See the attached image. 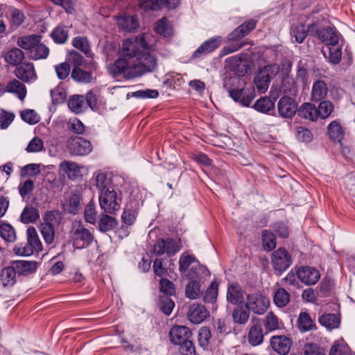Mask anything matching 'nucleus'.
<instances>
[{"label":"nucleus","instance_id":"obj_25","mask_svg":"<svg viewBox=\"0 0 355 355\" xmlns=\"http://www.w3.org/2000/svg\"><path fill=\"white\" fill-rule=\"evenodd\" d=\"M12 266L19 275H28L37 269V262L35 261L19 260L12 262Z\"/></svg>","mask_w":355,"mask_h":355},{"label":"nucleus","instance_id":"obj_47","mask_svg":"<svg viewBox=\"0 0 355 355\" xmlns=\"http://www.w3.org/2000/svg\"><path fill=\"white\" fill-rule=\"evenodd\" d=\"M275 107V103L268 97H261L257 101L254 108L261 112L266 113Z\"/></svg>","mask_w":355,"mask_h":355},{"label":"nucleus","instance_id":"obj_64","mask_svg":"<svg viewBox=\"0 0 355 355\" xmlns=\"http://www.w3.org/2000/svg\"><path fill=\"white\" fill-rule=\"evenodd\" d=\"M304 355H326L324 349L314 343H307L304 347Z\"/></svg>","mask_w":355,"mask_h":355},{"label":"nucleus","instance_id":"obj_21","mask_svg":"<svg viewBox=\"0 0 355 355\" xmlns=\"http://www.w3.org/2000/svg\"><path fill=\"white\" fill-rule=\"evenodd\" d=\"M298 279L306 285H313L320 279V272L318 270L309 266L301 267L297 271Z\"/></svg>","mask_w":355,"mask_h":355},{"label":"nucleus","instance_id":"obj_46","mask_svg":"<svg viewBox=\"0 0 355 355\" xmlns=\"http://www.w3.org/2000/svg\"><path fill=\"white\" fill-rule=\"evenodd\" d=\"M49 54V49L44 44L39 42L37 45L31 51L30 58L33 60L45 59Z\"/></svg>","mask_w":355,"mask_h":355},{"label":"nucleus","instance_id":"obj_28","mask_svg":"<svg viewBox=\"0 0 355 355\" xmlns=\"http://www.w3.org/2000/svg\"><path fill=\"white\" fill-rule=\"evenodd\" d=\"M248 340L252 346H257L263 343V333L259 324H254L250 327Z\"/></svg>","mask_w":355,"mask_h":355},{"label":"nucleus","instance_id":"obj_44","mask_svg":"<svg viewBox=\"0 0 355 355\" xmlns=\"http://www.w3.org/2000/svg\"><path fill=\"white\" fill-rule=\"evenodd\" d=\"M20 218L24 223H34L40 218L39 211L37 209L33 207H26Z\"/></svg>","mask_w":355,"mask_h":355},{"label":"nucleus","instance_id":"obj_32","mask_svg":"<svg viewBox=\"0 0 355 355\" xmlns=\"http://www.w3.org/2000/svg\"><path fill=\"white\" fill-rule=\"evenodd\" d=\"M298 115L302 118L314 121L318 118V112L314 105L304 103L298 109Z\"/></svg>","mask_w":355,"mask_h":355},{"label":"nucleus","instance_id":"obj_43","mask_svg":"<svg viewBox=\"0 0 355 355\" xmlns=\"http://www.w3.org/2000/svg\"><path fill=\"white\" fill-rule=\"evenodd\" d=\"M40 232L47 244L53 243L55 238V230L53 224L51 221L42 223L40 226Z\"/></svg>","mask_w":355,"mask_h":355},{"label":"nucleus","instance_id":"obj_6","mask_svg":"<svg viewBox=\"0 0 355 355\" xmlns=\"http://www.w3.org/2000/svg\"><path fill=\"white\" fill-rule=\"evenodd\" d=\"M196 257L193 254L182 253L179 259V270L182 274L185 275L189 279H194L203 270Z\"/></svg>","mask_w":355,"mask_h":355},{"label":"nucleus","instance_id":"obj_41","mask_svg":"<svg viewBox=\"0 0 355 355\" xmlns=\"http://www.w3.org/2000/svg\"><path fill=\"white\" fill-rule=\"evenodd\" d=\"M263 324L268 331H273L280 329L282 322L273 312H269L264 318Z\"/></svg>","mask_w":355,"mask_h":355},{"label":"nucleus","instance_id":"obj_26","mask_svg":"<svg viewBox=\"0 0 355 355\" xmlns=\"http://www.w3.org/2000/svg\"><path fill=\"white\" fill-rule=\"evenodd\" d=\"M227 61L238 76H243L247 73L248 64L243 54L232 56Z\"/></svg>","mask_w":355,"mask_h":355},{"label":"nucleus","instance_id":"obj_17","mask_svg":"<svg viewBox=\"0 0 355 355\" xmlns=\"http://www.w3.org/2000/svg\"><path fill=\"white\" fill-rule=\"evenodd\" d=\"M226 298L228 302L238 305L244 302L245 291L237 282L229 284L227 288Z\"/></svg>","mask_w":355,"mask_h":355},{"label":"nucleus","instance_id":"obj_53","mask_svg":"<svg viewBox=\"0 0 355 355\" xmlns=\"http://www.w3.org/2000/svg\"><path fill=\"white\" fill-rule=\"evenodd\" d=\"M250 317L249 311L243 307H237L232 312L234 322L239 324H245L248 321Z\"/></svg>","mask_w":355,"mask_h":355},{"label":"nucleus","instance_id":"obj_11","mask_svg":"<svg viewBox=\"0 0 355 355\" xmlns=\"http://www.w3.org/2000/svg\"><path fill=\"white\" fill-rule=\"evenodd\" d=\"M241 31L242 29L241 30L236 28L229 34L227 37L228 44L221 49V56L234 53L245 46V44L241 40L245 37V35H243Z\"/></svg>","mask_w":355,"mask_h":355},{"label":"nucleus","instance_id":"obj_63","mask_svg":"<svg viewBox=\"0 0 355 355\" xmlns=\"http://www.w3.org/2000/svg\"><path fill=\"white\" fill-rule=\"evenodd\" d=\"M329 355H354L351 353L349 349L344 344L335 343L331 347Z\"/></svg>","mask_w":355,"mask_h":355},{"label":"nucleus","instance_id":"obj_54","mask_svg":"<svg viewBox=\"0 0 355 355\" xmlns=\"http://www.w3.org/2000/svg\"><path fill=\"white\" fill-rule=\"evenodd\" d=\"M297 322L300 330L304 332L311 330L315 326L307 313H301L299 315Z\"/></svg>","mask_w":355,"mask_h":355},{"label":"nucleus","instance_id":"obj_35","mask_svg":"<svg viewBox=\"0 0 355 355\" xmlns=\"http://www.w3.org/2000/svg\"><path fill=\"white\" fill-rule=\"evenodd\" d=\"M64 209L68 213L77 214L80 209V195L78 193L70 195L64 205Z\"/></svg>","mask_w":355,"mask_h":355},{"label":"nucleus","instance_id":"obj_19","mask_svg":"<svg viewBox=\"0 0 355 355\" xmlns=\"http://www.w3.org/2000/svg\"><path fill=\"white\" fill-rule=\"evenodd\" d=\"M277 108L282 116L291 118L297 111V103L293 98L284 96L279 101Z\"/></svg>","mask_w":355,"mask_h":355},{"label":"nucleus","instance_id":"obj_15","mask_svg":"<svg viewBox=\"0 0 355 355\" xmlns=\"http://www.w3.org/2000/svg\"><path fill=\"white\" fill-rule=\"evenodd\" d=\"M293 341L286 336H273L270 338L272 349L280 355H287L292 346Z\"/></svg>","mask_w":355,"mask_h":355},{"label":"nucleus","instance_id":"obj_50","mask_svg":"<svg viewBox=\"0 0 355 355\" xmlns=\"http://www.w3.org/2000/svg\"><path fill=\"white\" fill-rule=\"evenodd\" d=\"M328 132L331 139L334 141H341L343 136V132L340 123L334 121L328 125Z\"/></svg>","mask_w":355,"mask_h":355},{"label":"nucleus","instance_id":"obj_18","mask_svg":"<svg viewBox=\"0 0 355 355\" xmlns=\"http://www.w3.org/2000/svg\"><path fill=\"white\" fill-rule=\"evenodd\" d=\"M93 185L96 187L100 193L114 189L112 184V175L110 173L98 171L94 175Z\"/></svg>","mask_w":355,"mask_h":355},{"label":"nucleus","instance_id":"obj_62","mask_svg":"<svg viewBox=\"0 0 355 355\" xmlns=\"http://www.w3.org/2000/svg\"><path fill=\"white\" fill-rule=\"evenodd\" d=\"M40 173V164H29L24 166L21 171V177H35Z\"/></svg>","mask_w":355,"mask_h":355},{"label":"nucleus","instance_id":"obj_42","mask_svg":"<svg viewBox=\"0 0 355 355\" xmlns=\"http://www.w3.org/2000/svg\"><path fill=\"white\" fill-rule=\"evenodd\" d=\"M60 168L65 172L69 178L74 179L80 175V167L74 162L64 161L60 164Z\"/></svg>","mask_w":355,"mask_h":355},{"label":"nucleus","instance_id":"obj_36","mask_svg":"<svg viewBox=\"0 0 355 355\" xmlns=\"http://www.w3.org/2000/svg\"><path fill=\"white\" fill-rule=\"evenodd\" d=\"M3 58L6 62L15 66L22 62L24 58V53L21 49L13 48L6 52Z\"/></svg>","mask_w":355,"mask_h":355},{"label":"nucleus","instance_id":"obj_22","mask_svg":"<svg viewBox=\"0 0 355 355\" xmlns=\"http://www.w3.org/2000/svg\"><path fill=\"white\" fill-rule=\"evenodd\" d=\"M316 26H318V25L315 23L309 24L307 28L302 24L294 26L291 30L292 38H295V41L299 44L302 43L307 36L308 32L310 35H314V31Z\"/></svg>","mask_w":355,"mask_h":355},{"label":"nucleus","instance_id":"obj_60","mask_svg":"<svg viewBox=\"0 0 355 355\" xmlns=\"http://www.w3.org/2000/svg\"><path fill=\"white\" fill-rule=\"evenodd\" d=\"M334 110V105L331 102L329 101H324L321 102L317 108L318 112V117L320 116L322 119H326L331 114Z\"/></svg>","mask_w":355,"mask_h":355},{"label":"nucleus","instance_id":"obj_4","mask_svg":"<svg viewBox=\"0 0 355 355\" xmlns=\"http://www.w3.org/2000/svg\"><path fill=\"white\" fill-rule=\"evenodd\" d=\"M121 193L115 189L104 191L99 195V204L105 214H114L121 209Z\"/></svg>","mask_w":355,"mask_h":355},{"label":"nucleus","instance_id":"obj_57","mask_svg":"<svg viewBox=\"0 0 355 355\" xmlns=\"http://www.w3.org/2000/svg\"><path fill=\"white\" fill-rule=\"evenodd\" d=\"M0 236L5 241L12 242L15 239V232L12 227L8 224L0 225Z\"/></svg>","mask_w":355,"mask_h":355},{"label":"nucleus","instance_id":"obj_2","mask_svg":"<svg viewBox=\"0 0 355 355\" xmlns=\"http://www.w3.org/2000/svg\"><path fill=\"white\" fill-rule=\"evenodd\" d=\"M140 64L141 63L138 62L132 64L128 60L121 56L108 67V71L114 77L123 74L124 78L129 79L149 73V68L153 66L151 63H148V65L146 66H141Z\"/></svg>","mask_w":355,"mask_h":355},{"label":"nucleus","instance_id":"obj_24","mask_svg":"<svg viewBox=\"0 0 355 355\" xmlns=\"http://www.w3.org/2000/svg\"><path fill=\"white\" fill-rule=\"evenodd\" d=\"M191 336V331L185 326H174L171 328L169 337L171 341L175 345H180Z\"/></svg>","mask_w":355,"mask_h":355},{"label":"nucleus","instance_id":"obj_1","mask_svg":"<svg viewBox=\"0 0 355 355\" xmlns=\"http://www.w3.org/2000/svg\"><path fill=\"white\" fill-rule=\"evenodd\" d=\"M121 56L128 60L132 64L141 63V65H153L149 68V72L157 67V60L150 52L146 42V35L137 36L123 41L121 50Z\"/></svg>","mask_w":355,"mask_h":355},{"label":"nucleus","instance_id":"obj_38","mask_svg":"<svg viewBox=\"0 0 355 355\" xmlns=\"http://www.w3.org/2000/svg\"><path fill=\"white\" fill-rule=\"evenodd\" d=\"M51 36L55 43L64 44L69 37V27L62 25L58 26L53 30Z\"/></svg>","mask_w":355,"mask_h":355},{"label":"nucleus","instance_id":"obj_52","mask_svg":"<svg viewBox=\"0 0 355 355\" xmlns=\"http://www.w3.org/2000/svg\"><path fill=\"white\" fill-rule=\"evenodd\" d=\"M211 340V334L209 329L202 327L198 332V343L203 349H208Z\"/></svg>","mask_w":355,"mask_h":355},{"label":"nucleus","instance_id":"obj_8","mask_svg":"<svg viewBox=\"0 0 355 355\" xmlns=\"http://www.w3.org/2000/svg\"><path fill=\"white\" fill-rule=\"evenodd\" d=\"M279 71V65L268 64L261 69L254 78V84L260 93H264L268 88L271 80Z\"/></svg>","mask_w":355,"mask_h":355},{"label":"nucleus","instance_id":"obj_29","mask_svg":"<svg viewBox=\"0 0 355 355\" xmlns=\"http://www.w3.org/2000/svg\"><path fill=\"white\" fill-rule=\"evenodd\" d=\"M16 271L12 266L3 268L0 272V282L3 287H11L16 282Z\"/></svg>","mask_w":355,"mask_h":355},{"label":"nucleus","instance_id":"obj_16","mask_svg":"<svg viewBox=\"0 0 355 355\" xmlns=\"http://www.w3.org/2000/svg\"><path fill=\"white\" fill-rule=\"evenodd\" d=\"M15 75L18 79L26 83L35 81L37 78L34 65L31 62H24L17 66L15 70Z\"/></svg>","mask_w":355,"mask_h":355},{"label":"nucleus","instance_id":"obj_27","mask_svg":"<svg viewBox=\"0 0 355 355\" xmlns=\"http://www.w3.org/2000/svg\"><path fill=\"white\" fill-rule=\"evenodd\" d=\"M117 24L121 30L127 32L135 31L139 25L135 16L126 15L117 18Z\"/></svg>","mask_w":355,"mask_h":355},{"label":"nucleus","instance_id":"obj_39","mask_svg":"<svg viewBox=\"0 0 355 355\" xmlns=\"http://www.w3.org/2000/svg\"><path fill=\"white\" fill-rule=\"evenodd\" d=\"M213 325L214 333L220 341L231 331L230 326L224 319L219 318L214 320Z\"/></svg>","mask_w":355,"mask_h":355},{"label":"nucleus","instance_id":"obj_59","mask_svg":"<svg viewBox=\"0 0 355 355\" xmlns=\"http://www.w3.org/2000/svg\"><path fill=\"white\" fill-rule=\"evenodd\" d=\"M262 236L264 249L269 251L273 250L276 246V238L273 233L268 230H264Z\"/></svg>","mask_w":355,"mask_h":355},{"label":"nucleus","instance_id":"obj_58","mask_svg":"<svg viewBox=\"0 0 355 355\" xmlns=\"http://www.w3.org/2000/svg\"><path fill=\"white\" fill-rule=\"evenodd\" d=\"M200 293V286L196 281H191L186 286V296L189 299H196Z\"/></svg>","mask_w":355,"mask_h":355},{"label":"nucleus","instance_id":"obj_34","mask_svg":"<svg viewBox=\"0 0 355 355\" xmlns=\"http://www.w3.org/2000/svg\"><path fill=\"white\" fill-rule=\"evenodd\" d=\"M68 107L76 114L83 112L87 108L85 96L73 95L68 101Z\"/></svg>","mask_w":355,"mask_h":355},{"label":"nucleus","instance_id":"obj_45","mask_svg":"<svg viewBox=\"0 0 355 355\" xmlns=\"http://www.w3.org/2000/svg\"><path fill=\"white\" fill-rule=\"evenodd\" d=\"M324 56L328 60V61L333 64H337L340 62L342 52L341 49L336 46H329L327 47V51L325 50L322 51Z\"/></svg>","mask_w":355,"mask_h":355},{"label":"nucleus","instance_id":"obj_33","mask_svg":"<svg viewBox=\"0 0 355 355\" xmlns=\"http://www.w3.org/2000/svg\"><path fill=\"white\" fill-rule=\"evenodd\" d=\"M7 92L15 94L23 101L26 96V86L17 79H13L7 83Z\"/></svg>","mask_w":355,"mask_h":355},{"label":"nucleus","instance_id":"obj_13","mask_svg":"<svg viewBox=\"0 0 355 355\" xmlns=\"http://www.w3.org/2000/svg\"><path fill=\"white\" fill-rule=\"evenodd\" d=\"M67 147L71 154L76 155H85L92 150L90 142L78 137H71L68 140Z\"/></svg>","mask_w":355,"mask_h":355},{"label":"nucleus","instance_id":"obj_31","mask_svg":"<svg viewBox=\"0 0 355 355\" xmlns=\"http://www.w3.org/2000/svg\"><path fill=\"white\" fill-rule=\"evenodd\" d=\"M319 322L328 330H332L340 327V318L334 313H324L320 316Z\"/></svg>","mask_w":355,"mask_h":355},{"label":"nucleus","instance_id":"obj_56","mask_svg":"<svg viewBox=\"0 0 355 355\" xmlns=\"http://www.w3.org/2000/svg\"><path fill=\"white\" fill-rule=\"evenodd\" d=\"M155 30L156 33L164 37L170 36L172 31L168 21L165 17L162 18L156 23Z\"/></svg>","mask_w":355,"mask_h":355},{"label":"nucleus","instance_id":"obj_30","mask_svg":"<svg viewBox=\"0 0 355 355\" xmlns=\"http://www.w3.org/2000/svg\"><path fill=\"white\" fill-rule=\"evenodd\" d=\"M41 40V36L38 35H30L26 36L19 37L17 40V45L28 51V54L31 53V51L34 48L35 45L39 43Z\"/></svg>","mask_w":355,"mask_h":355},{"label":"nucleus","instance_id":"obj_20","mask_svg":"<svg viewBox=\"0 0 355 355\" xmlns=\"http://www.w3.org/2000/svg\"><path fill=\"white\" fill-rule=\"evenodd\" d=\"M222 41V37L220 36L210 38L203 42L193 53L192 55L193 58H200L215 49L218 48Z\"/></svg>","mask_w":355,"mask_h":355},{"label":"nucleus","instance_id":"obj_9","mask_svg":"<svg viewBox=\"0 0 355 355\" xmlns=\"http://www.w3.org/2000/svg\"><path fill=\"white\" fill-rule=\"evenodd\" d=\"M270 306V300L260 293L247 295L245 308L257 315H263Z\"/></svg>","mask_w":355,"mask_h":355},{"label":"nucleus","instance_id":"obj_10","mask_svg":"<svg viewBox=\"0 0 355 355\" xmlns=\"http://www.w3.org/2000/svg\"><path fill=\"white\" fill-rule=\"evenodd\" d=\"M180 248L176 241L172 239H158L154 245L151 253L155 256H160L164 253L173 255L180 250Z\"/></svg>","mask_w":355,"mask_h":355},{"label":"nucleus","instance_id":"obj_51","mask_svg":"<svg viewBox=\"0 0 355 355\" xmlns=\"http://www.w3.org/2000/svg\"><path fill=\"white\" fill-rule=\"evenodd\" d=\"M218 284L216 282H212L210 286L205 291L203 295V300L206 303H214L217 298Z\"/></svg>","mask_w":355,"mask_h":355},{"label":"nucleus","instance_id":"obj_5","mask_svg":"<svg viewBox=\"0 0 355 355\" xmlns=\"http://www.w3.org/2000/svg\"><path fill=\"white\" fill-rule=\"evenodd\" d=\"M244 83L239 78H235V89H229L230 96L236 102L248 107L255 97L252 87H245Z\"/></svg>","mask_w":355,"mask_h":355},{"label":"nucleus","instance_id":"obj_14","mask_svg":"<svg viewBox=\"0 0 355 355\" xmlns=\"http://www.w3.org/2000/svg\"><path fill=\"white\" fill-rule=\"evenodd\" d=\"M272 263L276 271L282 272L291 264V258L284 248H279L272 253Z\"/></svg>","mask_w":355,"mask_h":355},{"label":"nucleus","instance_id":"obj_12","mask_svg":"<svg viewBox=\"0 0 355 355\" xmlns=\"http://www.w3.org/2000/svg\"><path fill=\"white\" fill-rule=\"evenodd\" d=\"M313 36H317L327 46H336L339 41L340 34L334 27L328 26L320 30L316 26Z\"/></svg>","mask_w":355,"mask_h":355},{"label":"nucleus","instance_id":"obj_48","mask_svg":"<svg viewBox=\"0 0 355 355\" xmlns=\"http://www.w3.org/2000/svg\"><path fill=\"white\" fill-rule=\"evenodd\" d=\"M71 78L76 82L88 83L92 80L91 73L84 71L79 67H75L71 71Z\"/></svg>","mask_w":355,"mask_h":355},{"label":"nucleus","instance_id":"obj_55","mask_svg":"<svg viewBox=\"0 0 355 355\" xmlns=\"http://www.w3.org/2000/svg\"><path fill=\"white\" fill-rule=\"evenodd\" d=\"M290 301V295L284 288H279L274 295V302L279 307H284Z\"/></svg>","mask_w":355,"mask_h":355},{"label":"nucleus","instance_id":"obj_7","mask_svg":"<svg viewBox=\"0 0 355 355\" xmlns=\"http://www.w3.org/2000/svg\"><path fill=\"white\" fill-rule=\"evenodd\" d=\"M73 245L76 248H87L94 241L93 234L80 223H74L70 232Z\"/></svg>","mask_w":355,"mask_h":355},{"label":"nucleus","instance_id":"obj_49","mask_svg":"<svg viewBox=\"0 0 355 355\" xmlns=\"http://www.w3.org/2000/svg\"><path fill=\"white\" fill-rule=\"evenodd\" d=\"M72 45L77 49L80 50L87 57H92L90 46L88 40L84 37H76L72 41Z\"/></svg>","mask_w":355,"mask_h":355},{"label":"nucleus","instance_id":"obj_40","mask_svg":"<svg viewBox=\"0 0 355 355\" xmlns=\"http://www.w3.org/2000/svg\"><path fill=\"white\" fill-rule=\"evenodd\" d=\"M116 219L107 214H103L99 216L98 227L101 232H106L116 227Z\"/></svg>","mask_w":355,"mask_h":355},{"label":"nucleus","instance_id":"obj_3","mask_svg":"<svg viewBox=\"0 0 355 355\" xmlns=\"http://www.w3.org/2000/svg\"><path fill=\"white\" fill-rule=\"evenodd\" d=\"M27 242L19 244L14 248L16 254L20 256H30L35 252L42 250V245L34 227H29L26 230Z\"/></svg>","mask_w":355,"mask_h":355},{"label":"nucleus","instance_id":"obj_23","mask_svg":"<svg viewBox=\"0 0 355 355\" xmlns=\"http://www.w3.org/2000/svg\"><path fill=\"white\" fill-rule=\"evenodd\" d=\"M209 315V312L206 308L198 304H193L189 306L187 312L189 320L193 324H200Z\"/></svg>","mask_w":355,"mask_h":355},{"label":"nucleus","instance_id":"obj_37","mask_svg":"<svg viewBox=\"0 0 355 355\" xmlns=\"http://www.w3.org/2000/svg\"><path fill=\"white\" fill-rule=\"evenodd\" d=\"M327 85L324 81L315 82L312 88V100L316 102L322 100L327 96Z\"/></svg>","mask_w":355,"mask_h":355},{"label":"nucleus","instance_id":"obj_61","mask_svg":"<svg viewBox=\"0 0 355 355\" xmlns=\"http://www.w3.org/2000/svg\"><path fill=\"white\" fill-rule=\"evenodd\" d=\"M85 219L91 224H94L96 220V211L95 209V203L92 200L86 206L85 209Z\"/></svg>","mask_w":355,"mask_h":355}]
</instances>
